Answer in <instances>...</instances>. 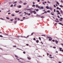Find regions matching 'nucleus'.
<instances>
[{"instance_id":"obj_1","label":"nucleus","mask_w":63,"mask_h":63,"mask_svg":"<svg viewBox=\"0 0 63 63\" xmlns=\"http://www.w3.org/2000/svg\"><path fill=\"white\" fill-rule=\"evenodd\" d=\"M47 38L48 39H49L48 40L49 41H51V40H52V39L51 37H48Z\"/></svg>"},{"instance_id":"obj_2","label":"nucleus","mask_w":63,"mask_h":63,"mask_svg":"<svg viewBox=\"0 0 63 63\" xmlns=\"http://www.w3.org/2000/svg\"><path fill=\"white\" fill-rule=\"evenodd\" d=\"M36 8H37V7H38V9H39V8H41V7L39 6V5H36Z\"/></svg>"},{"instance_id":"obj_3","label":"nucleus","mask_w":63,"mask_h":63,"mask_svg":"<svg viewBox=\"0 0 63 63\" xmlns=\"http://www.w3.org/2000/svg\"><path fill=\"white\" fill-rule=\"evenodd\" d=\"M40 10H41V9H44V7H41L40 8H39Z\"/></svg>"},{"instance_id":"obj_4","label":"nucleus","mask_w":63,"mask_h":63,"mask_svg":"<svg viewBox=\"0 0 63 63\" xmlns=\"http://www.w3.org/2000/svg\"><path fill=\"white\" fill-rule=\"evenodd\" d=\"M40 17L42 18H45V17L43 16H42L41 17Z\"/></svg>"},{"instance_id":"obj_5","label":"nucleus","mask_w":63,"mask_h":63,"mask_svg":"<svg viewBox=\"0 0 63 63\" xmlns=\"http://www.w3.org/2000/svg\"><path fill=\"white\" fill-rule=\"evenodd\" d=\"M33 13L34 14H36V12H35V11H33Z\"/></svg>"},{"instance_id":"obj_6","label":"nucleus","mask_w":63,"mask_h":63,"mask_svg":"<svg viewBox=\"0 0 63 63\" xmlns=\"http://www.w3.org/2000/svg\"><path fill=\"white\" fill-rule=\"evenodd\" d=\"M59 24H60L61 25H62V26H63V24H62V23H59Z\"/></svg>"},{"instance_id":"obj_7","label":"nucleus","mask_w":63,"mask_h":63,"mask_svg":"<svg viewBox=\"0 0 63 63\" xmlns=\"http://www.w3.org/2000/svg\"><path fill=\"white\" fill-rule=\"evenodd\" d=\"M46 8H47V9H49V7H48V6H46Z\"/></svg>"},{"instance_id":"obj_8","label":"nucleus","mask_w":63,"mask_h":63,"mask_svg":"<svg viewBox=\"0 0 63 63\" xmlns=\"http://www.w3.org/2000/svg\"><path fill=\"white\" fill-rule=\"evenodd\" d=\"M21 6L20 5H19L18 7V8H21Z\"/></svg>"},{"instance_id":"obj_9","label":"nucleus","mask_w":63,"mask_h":63,"mask_svg":"<svg viewBox=\"0 0 63 63\" xmlns=\"http://www.w3.org/2000/svg\"><path fill=\"white\" fill-rule=\"evenodd\" d=\"M33 11H32V10H31L30 11V13H31V14L32 13H33Z\"/></svg>"},{"instance_id":"obj_10","label":"nucleus","mask_w":63,"mask_h":63,"mask_svg":"<svg viewBox=\"0 0 63 63\" xmlns=\"http://www.w3.org/2000/svg\"><path fill=\"white\" fill-rule=\"evenodd\" d=\"M49 9L51 11H52V8H50Z\"/></svg>"},{"instance_id":"obj_11","label":"nucleus","mask_w":63,"mask_h":63,"mask_svg":"<svg viewBox=\"0 0 63 63\" xmlns=\"http://www.w3.org/2000/svg\"><path fill=\"white\" fill-rule=\"evenodd\" d=\"M23 5H26L27 4V3H23Z\"/></svg>"},{"instance_id":"obj_12","label":"nucleus","mask_w":63,"mask_h":63,"mask_svg":"<svg viewBox=\"0 0 63 63\" xmlns=\"http://www.w3.org/2000/svg\"><path fill=\"white\" fill-rule=\"evenodd\" d=\"M60 12H61V13L62 14H63V12L62 10H60Z\"/></svg>"},{"instance_id":"obj_13","label":"nucleus","mask_w":63,"mask_h":63,"mask_svg":"<svg viewBox=\"0 0 63 63\" xmlns=\"http://www.w3.org/2000/svg\"><path fill=\"white\" fill-rule=\"evenodd\" d=\"M39 41L38 40H37L36 41V43H39Z\"/></svg>"},{"instance_id":"obj_14","label":"nucleus","mask_w":63,"mask_h":63,"mask_svg":"<svg viewBox=\"0 0 63 63\" xmlns=\"http://www.w3.org/2000/svg\"><path fill=\"white\" fill-rule=\"evenodd\" d=\"M60 7H61V8H63V6L61 5H60Z\"/></svg>"},{"instance_id":"obj_15","label":"nucleus","mask_w":63,"mask_h":63,"mask_svg":"<svg viewBox=\"0 0 63 63\" xmlns=\"http://www.w3.org/2000/svg\"><path fill=\"white\" fill-rule=\"evenodd\" d=\"M15 56L16 57V58H18V57L17 56V55H15Z\"/></svg>"},{"instance_id":"obj_16","label":"nucleus","mask_w":63,"mask_h":63,"mask_svg":"<svg viewBox=\"0 0 63 63\" xmlns=\"http://www.w3.org/2000/svg\"><path fill=\"white\" fill-rule=\"evenodd\" d=\"M17 22L16 21H15L14 22V23L15 24H16V22Z\"/></svg>"},{"instance_id":"obj_17","label":"nucleus","mask_w":63,"mask_h":63,"mask_svg":"<svg viewBox=\"0 0 63 63\" xmlns=\"http://www.w3.org/2000/svg\"><path fill=\"white\" fill-rule=\"evenodd\" d=\"M6 18H7V19H10V18H9L8 17H6Z\"/></svg>"},{"instance_id":"obj_18","label":"nucleus","mask_w":63,"mask_h":63,"mask_svg":"<svg viewBox=\"0 0 63 63\" xmlns=\"http://www.w3.org/2000/svg\"><path fill=\"white\" fill-rule=\"evenodd\" d=\"M27 37H29V36H28L27 37H26L25 36L23 37L24 38H27Z\"/></svg>"},{"instance_id":"obj_19","label":"nucleus","mask_w":63,"mask_h":63,"mask_svg":"<svg viewBox=\"0 0 63 63\" xmlns=\"http://www.w3.org/2000/svg\"><path fill=\"white\" fill-rule=\"evenodd\" d=\"M24 13L25 14H26V15H28V13H26L25 12H24Z\"/></svg>"},{"instance_id":"obj_20","label":"nucleus","mask_w":63,"mask_h":63,"mask_svg":"<svg viewBox=\"0 0 63 63\" xmlns=\"http://www.w3.org/2000/svg\"><path fill=\"white\" fill-rule=\"evenodd\" d=\"M24 13L25 14H26V15H28V13H26L25 12H24Z\"/></svg>"},{"instance_id":"obj_21","label":"nucleus","mask_w":63,"mask_h":63,"mask_svg":"<svg viewBox=\"0 0 63 63\" xmlns=\"http://www.w3.org/2000/svg\"><path fill=\"white\" fill-rule=\"evenodd\" d=\"M55 42H56V43H58V41H55Z\"/></svg>"},{"instance_id":"obj_22","label":"nucleus","mask_w":63,"mask_h":63,"mask_svg":"<svg viewBox=\"0 0 63 63\" xmlns=\"http://www.w3.org/2000/svg\"><path fill=\"white\" fill-rule=\"evenodd\" d=\"M57 15H60V13L59 12H58V13L57 14Z\"/></svg>"},{"instance_id":"obj_23","label":"nucleus","mask_w":63,"mask_h":63,"mask_svg":"<svg viewBox=\"0 0 63 63\" xmlns=\"http://www.w3.org/2000/svg\"><path fill=\"white\" fill-rule=\"evenodd\" d=\"M15 12L16 13H18L19 12V11H16Z\"/></svg>"},{"instance_id":"obj_24","label":"nucleus","mask_w":63,"mask_h":63,"mask_svg":"<svg viewBox=\"0 0 63 63\" xmlns=\"http://www.w3.org/2000/svg\"><path fill=\"white\" fill-rule=\"evenodd\" d=\"M57 4H58V5H59V3L58 2H57Z\"/></svg>"},{"instance_id":"obj_25","label":"nucleus","mask_w":63,"mask_h":63,"mask_svg":"<svg viewBox=\"0 0 63 63\" xmlns=\"http://www.w3.org/2000/svg\"><path fill=\"white\" fill-rule=\"evenodd\" d=\"M56 12H57V13H59V11L58 10L56 11Z\"/></svg>"},{"instance_id":"obj_26","label":"nucleus","mask_w":63,"mask_h":63,"mask_svg":"<svg viewBox=\"0 0 63 63\" xmlns=\"http://www.w3.org/2000/svg\"><path fill=\"white\" fill-rule=\"evenodd\" d=\"M28 59H31V58H30L29 57H28Z\"/></svg>"},{"instance_id":"obj_27","label":"nucleus","mask_w":63,"mask_h":63,"mask_svg":"<svg viewBox=\"0 0 63 63\" xmlns=\"http://www.w3.org/2000/svg\"><path fill=\"white\" fill-rule=\"evenodd\" d=\"M55 21L56 22H59V21H56L55 20Z\"/></svg>"},{"instance_id":"obj_28","label":"nucleus","mask_w":63,"mask_h":63,"mask_svg":"<svg viewBox=\"0 0 63 63\" xmlns=\"http://www.w3.org/2000/svg\"><path fill=\"white\" fill-rule=\"evenodd\" d=\"M16 4H15L14 5V6L15 7H16Z\"/></svg>"},{"instance_id":"obj_29","label":"nucleus","mask_w":63,"mask_h":63,"mask_svg":"<svg viewBox=\"0 0 63 63\" xmlns=\"http://www.w3.org/2000/svg\"><path fill=\"white\" fill-rule=\"evenodd\" d=\"M0 37H3V36L2 35H0Z\"/></svg>"},{"instance_id":"obj_30","label":"nucleus","mask_w":63,"mask_h":63,"mask_svg":"<svg viewBox=\"0 0 63 63\" xmlns=\"http://www.w3.org/2000/svg\"><path fill=\"white\" fill-rule=\"evenodd\" d=\"M38 11H39V9H37L36 10V11L37 12H38Z\"/></svg>"},{"instance_id":"obj_31","label":"nucleus","mask_w":63,"mask_h":63,"mask_svg":"<svg viewBox=\"0 0 63 63\" xmlns=\"http://www.w3.org/2000/svg\"><path fill=\"white\" fill-rule=\"evenodd\" d=\"M61 3H63V1L62 0H61Z\"/></svg>"},{"instance_id":"obj_32","label":"nucleus","mask_w":63,"mask_h":63,"mask_svg":"<svg viewBox=\"0 0 63 63\" xmlns=\"http://www.w3.org/2000/svg\"><path fill=\"white\" fill-rule=\"evenodd\" d=\"M50 11L48 10L47 11V13H50Z\"/></svg>"},{"instance_id":"obj_33","label":"nucleus","mask_w":63,"mask_h":63,"mask_svg":"<svg viewBox=\"0 0 63 63\" xmlns=\"http://www.w3.org/2000/svg\"><path fill=\"white\" fill-rule=\"evenodd\" d=\"M41 36H44L45 37H46V35H42Z\"/></svg>"},{"instance_id":"obj_34","label":"nucleus","mask_w":63,"mask_h":63,"mask_svg":"<svg viewBox=\"0 0 63 63\" xmlns=\"http://www.w3.org/2000/svg\"><path fill=\"white\" fill-rule=\"evenodd\" d=\"M13 4L11 5V7H13Z\"/></svg>"},{"instance_id":"obj_35","label":"nucleus","mask_w":63,"mask_h":63,"mask_svg":"<svg viewBox=\"0 0 63 63\" xmlns=\"http://www.w3.org/2000/svg\"><path fill=\"white\" fill-rule=\"evenodd\" d=\"M23 53H24V54H25V53H26L24 51V52H23Z\"/></svg>"},{"instance_id":"obj_36","label":"nucleus","mask_w":63,"mask_h":63,"mask_svg":"<svg viewBox=\"0 0 63 63\" xmlns=\"http://www.w3.org/2000/svg\"><path fill=\"white\" fill-rule=\"evenodd\" d=\"M43 5H45V2H43Z\"/></svg>"},{"instance_id":"obj_37","label":"nucleus","mask_w":63,"mask_h":63,"mask_svg":"<svg viewBox=\"0 0 63 63\" xmlns=\"http://www.w3.org/2000/svg\"><path fill=\"white\" fill-rule=\"evenodd\" d=\"M39 39L40 40H41V39L40 37H39Z\"/></svg>"},{"instance_id":"obj_38","label":"nucleus","mask_w":63,"mask_h":63,"mask_svg":"<svg viewBox=\"0 0 63 63\" xmlns=\"http://www.w3.org/2000/svg\"><path fill=\"white\" fill-rule=\"evenodd\" d=\"M54 12H56V11H55V9H54Z\"/></svg>"},{"instance_id":"obj_39","label":"nucleus","mask_w":63,"mask_h":63,"mask_svg":"<svg viewBox=\"0 0 63 63\" xmlns=\"http://www.w3.org/2000/svg\"><path fill=\"white\" fill-rule=\"evenodd\" d=\"M57 17H58L59 18H60V17H59V16H57Z\"/></svg>"},{"instance_id":"obj_40","label":"nucleus","mask_w":63,"mask_h":63,"mask_svg":"<svg viewBox=\"0 0 63 63\" xmlns=\"http://www.w3.org/2000/svg\"><path fill=\"white\" fill-rule=\"evenodd\" d=\"M33 40L35 41H36V39H35V38H33Z\"/></svg>"},{"instance_id":"obj_41","label":"nucleus","mask_w":63,"mask_h":63,"mask_svg":"<svg viewBox=\"0 0 63 63\" xmlns=\"http://www.w3.org/2000/svg\"><path fill=\"white\" fill-rule=\"evenodd\" d=\"M11 16H15V15H14V14L11 15Z\"/></svg>"},{"instance_id":"obj_42","label":"nucleus","mask_w":63,"mask_h":63,"mask_svg":"<svg viewBox=\"0 0 63 63\" xmlns=\"http://www.w3.org/2000/svg\"><path fill=\"white\" fill-rule=\"evenodd\" d=\"M59 9V7H57V9Z\"/></svg>"},{"instance_id":"obj_43","label":"nucleus","mask_w":63,"mask_h":63,"mask_svg":"<svg viewBox=\"0 0 63 63\" xmlns=\"http://www.w3.org/2000/svg\"><path fill=\"white\" fill-rule=\"evenodd\" d=\"M35 5H32V7H35Z\"/></svg>"},{"instance_id":"obj_44","label":"nucleus","mask_w":63,"mask_h":63,"mask_svg":"<svg viewBox=\"0 0 63 63\" xmlns=\"http://www.w3.org/2000/svg\"><path fill=\"white\" fill-rule=\"evenodd\" d=\"M47 2L48 3H50V2H49V1H47Z\"/></svg>"},{"instance_id":"obj_45","label":"nucleus","mask_w":63,"mask_h":63,"mask_svg":"<svg viewBox=\"0 0 63 63\" xmlns=\"http://www.w3.org/2000/svg\"><path fill=\"white\" fill-rule=\"evenodd\" d=\"M53 48H56V47H53Z\"/></svg>"},{"instance_id":"obj_46","label":"nucleus","mask_w":63,"mask_h":63,"mask_svg":"<svg viewBox=\"0 0 63 63\" xmlns=\"http://www.w3.org/2000/svg\"><path fill=\"white\" fill-rule=\"evenodd\" d=\"M47 55H48H48H49V54H48V53H47Z\"/></svg>"},{"instance_id":"obj_47","label":"nucleus","mask_w":63,"mask_h":63,"mask_svg":"<svg viewBox=\"0 0 63 63\" xmlns=\"http://www.w3.org/2000/svg\"><path fill=\"white\" fill-rule=\"evenodd\" d=\"M54 7H55H55H56V6H55V5H54Z\"/></svg>"},{"instance_id":"obj_48","label":"nucleus","mask_w":63,"mask_h":63,"mask_svg":"<svg viewBox=\"0 0 63 63\" xmlns=\"http://www.w3.org/2000/svg\"><path fill=\"white\" fill-rule=\"evenodd\" d=\"M15 20H16V19H17V18H16V17L15 18Z\"/></svg>"},{"instance_id":"obj_49","label":"nucleus","mask_w":63,"mask_h":63,"mask_svg":"<svg viewBox=\"0 0 63 63\" xmlns=\"http://www.w3.org/2000/svg\"><path fill=\"white\" fill-rule=\"evenodd\" d=\"M13 20L12 19H11L10 20V21H13Z\"/></svg>"},{"instance_id":"obj_50","label":"nucleus","mask_w":63,"mask_h":63,"mask_svg":"<svg viewBox=\"0 0 63 63\" xmlns=\"http://www.w3.org/2000/svg\"><path fill=\"white\" fill-rule=\"evenodd\" d=\"M60 21H62V19H60Z\"/></svg>"},{"instance_id":"obj_51","label":"nucleus","mask_w":63,"mask_h":63,"mask_svg":"<svg viewBox=\"0 0 63 63\" xmlns=\"http://www.w3.org/2000/svg\"><path fill=\"white\" fill-rule=\"evenodd\" d=\"M13 47H16V46H13Z\"/></svg>"},{"instance_id":"obj_52","label":"nucleus","mask_w":63,"mask_h":63,"mask_svg":"<svg viewBox=\"0 0 63 63\" xmlns=\"http://www.w3.org/2000/svg\"><path fill=\"white\" fill-rule=\"evenodd\" d=\"M52 42H54V40H52Z\"/></svg>"},{"instance_id":"obj_53","label":"nucleus","mask_w":63,"mask_h":63,"mask_svg":"<svg viewBox=\"0 0 63 63\" xmlns=\"http://www.w3.org/2000/svg\"><path fill=\"white\" fill-rule=\"evenodd\" d=\"M19 14H21V12H19Z\"/></svg>"},{"instance_id":"obj_54","label":"nucleus","mask_w":63,"mask_h":63,"mask_svg":"<svg viewBox=\"0 0 63 63\" xmlns=\"http://www.w3.org/2000/svg\"><path fill=\"white\" fill-rule=\"evenodd\" d=\"M60 19H63V18H62L61 17L60 18Z\"/></svg>"},{"instance_id":"obj_55","label":"nucleus","mask_w":63,"mask_h":63,"mask_svg":"<svg viewBox=\"0 0 63 63\" xmlns=\"http://www.w3.org/2000/svg\"><path fill=\"white\" fill-rule=\"evenodd\" d=\"M47 13V11H45L44 13Z\"/></svg>"},{"instance_id":"obj_56","label":"nucleus","mask_w":63,"mask_h":63,"mask_svg":"<svg viewBox=\"0 0 63 63\" xmlns=\"http://www.w3.org/2000/svg\"><path fill=\"white\" fill-rule=\"evenodd\" d=\"M11 14V13H8V15H10Z\"/></svg>"},{"instance_id":"obj_57","label":"nucleus","mask_w":63,"mask_h":63,"mask_svg":"<svg viewBox=\"0 0 63 63\" xmlns=\"http://www.w3.org/2000/svg\"><path fill=\"white\" fill-rule=\"evenodd\" d=\"M33 33H32L31 34V35H33Z\"/></svg>"},{"instance_id":"obj_58","label":"nucleus","mask_w":63,"mask_h":63,"mask_svg":"<svg viewBox=\"0 0 63 63\" xmlns=\"http://www.w3.org/2000/svg\"><path fill=\"white\" fill-rule=\"evenodd\" d=\"M51 15H54V14H51Z\"/></svg>"},{"instance_id":"obj_59","label":"nucleus","mask_w":63,"mask_h":63,"mask_svg":"<svg viewBox=\"0 0 63 63\" xmlns=\"http://www.w3.org/2000/svg\"><path fill=\"white\" fill-rule=\"evenodd\" d=\"M1 19H2V20H4V19L3 18H1Z\"/></svg>"},{"instance_id":"obj_60","label":"nucleus","mask_w":63,"mask_h":63,"mask_svg":"<svg viewBox=\"0 0 63 63\" xmlns=\"http://www.w3.org/2000/svg\"><path fill=\"white\" fill-rule=\"evenodd\" d=\"M5 35H8V34H7L6 33H5Z\"/></svg>"},{"instance_id":"obj_61","label":"nucleus","mask_w":63,"mask_h":63,"mask_svg":"<svg viewBox=\"0 0 63 63\" xmlns=\"http://www.w3.org/2000/svg\"><path fill=\"white\" fill-rule=\"evenodd\" d=\"M28 15L29 16H30V13H29L28 14Z\"/></svg>"},{"instance_id":"obj_62","label":"nucleus","mask_w":63,"mask_h":63,"mask_svg":"<svg viewBox=\"0 0 63 63\" xmlns=\"http://www.w3.org/2000/svg\"><path fill=\"white\" fill-rule=\"evenodd\" d=\"M38 2H40V0H37Z\"/></svg>"},{"instance_id":"obj_63","label":"nucleus","mask_w":63,"mask_h":63,"mask_svg":"<svg viewBox=\"0 0 63 63\" xmlns=\"http://www.w3.org/2000/svg\"><path fill=\"white\" fill-rule=\"evenodd\" d=\"M61 45H62V46H63V44L62 43L61 44Z\"/></svg>"},{"instance_id":"obj_64","label":"nucleus","mask_w":63,"mask_h":63,"mask_svg":"<svg viewBox=\"0 0 63 63\" xmlns=\"http://www.w3.org/2000/svg\"><path fill=\"white\" fill-rule=\"evenodd\" d=\"M59 63H61V62H59Z\"/></svg>"}]
</instances>
